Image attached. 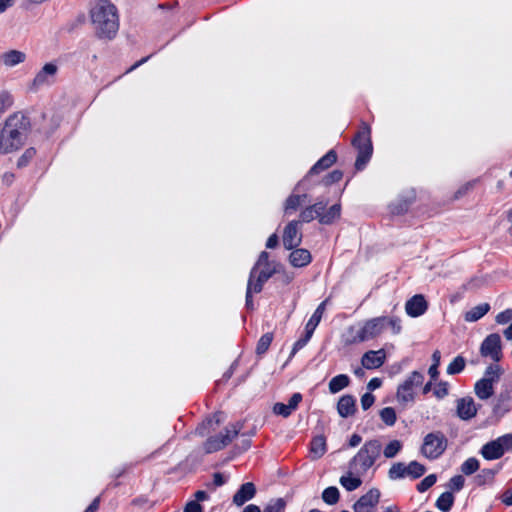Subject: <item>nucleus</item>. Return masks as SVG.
I'll return each mask as SVG.
<instances>
[{
    "instance_id": "obj_1",
    "label": "nucleus",
    "mask_w": 512,
    "mask_h": 512,
    "mask_svg": "<svg viewBox=\"0 0 512 512\" xmlns=\"http://www.w3.org/2000/svg\"><path fill=\"white\" fill-rule=\"evenodd\" d=\"M390 328L393 334L401 332V320L397 317L380 316L368 319L358 325L349 326L342 334L345 345H353L374 339Z\"/></svg>"
},
{
    "instance_id": "obj_2",
    "label": "nucleus",
    "mask_w": 512,
    "mask_h": 512,
    "mask_svg": "<svg viewBox=\"0 0 512 512\" xmlns=\"http://www.w3.org/2000/svg\"><path fill=\"white\" fill-rule=\"evenodd\" d=\"M30 128V120L23 113L17 112L10 115L0 130V154H9L21 149Z\"/></svg>"
},
{
    "instance_id": "obj_3",
    "label": "nucleus",
    "mask_w": 512,
    "mask_h": 512,
    "mask_svg": "<svg viewBox=\"0 0 512 512\" xmlns=\"http://www.w3.org/2000/svg\"><path fill=\"white\" fill-rule=\"evenodd\" d=\"M89 17L95 34L102 39H112L119 29L117 7L110 0H96L89 10Z\"/></svg>"
},
{
    "instance_id": "obj_4",
    "label": "nucleus",
    "mask_w": 512,
    "mask_h": 512,
    "mask_svg": "<svg viewBox=\"0 0 512 512\" xmlns=\"http://www.w3.org/2000/svg\"><path fill=\"white\" fill-rule=\"evenodd\" d=\"M381 449V443L376 439L365 442L350 462L351 471L358 475L366 473L380 456Z\"/></svg>"
},
{
    "instance_id": "obj_5",
    "label": "nucleus",
    "mask_w": 512,
    "mask_h": 512,
    "mask_svg": "<svg viewBox=\"0 0 512 512\" xmlns=\"http://www.w3.org/2000/svg\"><path fill=\"white\" fill-rule=\"evenodd\" d=\"M353 145L358 150L355 167L357 170H362L370 160L373 152L371 142V128L368 124H362L361 129L353 139Z\"/></svg>"
},
{
    "instance_id": "obj_6",
    "label": "nucleus",
    "mask_w": 512,
    "mask_h": 512,
    "mask_svg": "<svg viewBox=\"0 0 512 512\" xmlns=\"http://www.w3.org/2000/svg\"><path fill=\"white\" fill-rule=\"evenodd\" d=\"M275 273V268H262L261 270L252 269L250 272L247 291L246 306L253 308L252 295L262 291L264 283Z\"/></svg>"
},
{
    "instance_id": "obj_7",
    "label": "nucleus",
    "mask_w": 512,
    "mask_h": 512,
    "mask_svg": "<svg viewBox=\"0 0 512 512\" xmlns=\"http://www.w3.org/2000/svg\"><path fill=\"white\" fill-rule=\"evenodd\" d=\"M447 447V439L441 432H432L424 437L421 453L428 459L439 458Z\"/></svg>"
},
{
    "instance_id": "obj_8",
    "label": "nucleus",
    "mask_w": 512,
    "mask_h": 512,
    "mask_svg": "<svg viewBox=\"0 0 512 512\" xmlns=\"http://www.w3.org/2000/svg\"><path fill=\"white\" fill-rule=\"evenodd\" d=\"M510 450H512V434H506L483 445L480 453L486 460H496Z\"/></svg>"
},
{
    "instance_id": "obj_9",
    "label": "nucleus",
    "mask_w": 512,
    "mask_h": 512,
    "mask_svg": "<svg viewBox=\"0 0 512 512\" xmlns=\"http://www.w3.org/2000/svg\"><path fill=\"white\" fill-rule=\"evenodd\" d=\"M424 375L418 371H413L406 380L399 385L396 393L397 401L400 404L413 402L415 398L414 388L422 385Z\"/></svg>"
},
{
    "instance_id": "obj_10",
    "label": "nucleus",
    "mask_w": 512,
    "mask_h": 512,
    "mask_svg": "<svg viewBox=\"0 0 512 512\" xmlns=\"http://www.w3.org/2000/svg\"><path fill=\"white\" fill-rule=\"evenodd\" d=\"M480 354L483 357H489L493 361L498 362L502 358L501 337L497 333L488 335L480 346Z\"/></svg>"
},
{
    "instance_id": "obj_11",
    "label": "nucleus",
    "mask_w": 512,
    "mask_h": 512,
    "mask_svg": "<svg viewBox=\"0 0 512 512\" xmlns=\"http://www.w3.org/2000/svg\"><path fill=\"white\" fill-rule=\"evenodd\" d=\"M380 496L379 489L371 488L353 504L354 512H374L379 503Z\"/></svg>"
},
{
    "instance_id": "obj_12",
    "label": "nucleus",
    "mask_w": 512,
    "mask_h": 512,
    "mask_svg": "<svg viewBox=\"0 0 512 512\" xmlns=\"http://www.w3.org/2000/svg\"><path fill=\"white\" fill-rule=\"evenodd\" d=\"M239 428L237 425H232L230 428H226L225 434L219 437L209 438L205 443V451L207 453H213L221 450L227 446L234 437L237 436Z\"/></svg>"
},
{
    "instance_id": "obj_13",
    "label": "nucleus",
    "mask_w": 512,
    "mask_h": 512,
    "mask_svg": "<svg viewBox=\"0 0 512 512\" xmlns=\"http://www.w3.org/2000/svg\"><path fill=\"white\" fill-rule=\"evenodd\" d=\"M58 67L54 63H46L35 75L32 81V87L37 90L43 86L53 84Z\"/></svg>"
},
{
    "instance_id": "obj_14",
    "label": "nucleus",
    "mask_w": 512,
    "mask_h": 512,
    "mask_svg": "<svg viewBox=\"0 0 512 512\" xmlns=\"http://www.w3.org/2000/svg\"><path fill=\"white\" fill-rule=\"evenodd\" d=\"M302 240V234L299 230V222L291 221L287 224L283 233V244L286 249L290 250L297 247Z\"/></svg>"
},
{
    "instance_id": "obj_15",
    "label": "nucleus",
    "mask_w": 512,
    "mask_h": 512,
    "mask_svg": "<svg viewBox=\"0 0 512 512\" xmlns=\"http://www.w3.org/2000/svg\"><path fill=\"white\" fill-rule=\"evenodd\" d=\"M457 416L462 420H470L476 416L478 407L473 398L463 397L457 400Z\"/></svg>"
},
{
    "instance_id": "obj_16",
    "label": "nucleus",
    "mask_w": 512,
    "mask_h": 512,
    "mask_svg": "<svg viewBox=\"0 0 512 512\" xmlns=\"http://www.w3.org/2000/svg\"><path fill=\"white\" fill-rule=\"evenodd\" d=\"M301 401V393H294L289 399L288 404H284L281 402L275 403L272 408V411L275 415L287 418L298 408Z\"/></svg>"
},
{
    "instance_id": "obj_17",
    "label": "nucleus",
    "mask_w": 512,
    "mask_h": 512,
    "mask_svg": "<svg viewBox=\"0 0 512 512\" xmlns=\"http://www.w3.org/2000/svg\"><path fill=\"white\" fill-rule=\"evenodd\" d=\"M386 359V352L384 349L377 351L370 350L364 353L361 359L362 366L366 369H377L381 367Z\"/></svg>"
},
{
    "instance_id": "obj_18",
    "label": "nucleus",
    "mask_w": 512,
    "mask_h": 512,
    "mask_svg": "<svg viewBox=\"0 0 512 512\" xmlns=\"http://www.w3.org/2000/svg\"><path fill=\"white\" fill-rule=\"evenodd\" d=\"M427 302L423 295H415L405 304L406 313L411 317H419L427 310Z\"/></svg>"
},
{
    "instance_id": "obj_19",
    "label": "nucleus",
    "mask_w": 512,
    "mask_h": 512,
    "mask_svg": "<svg viewBox=\"0 0 512 512\" xmlns=\"http://www.w3.org/2000/svg\"><path fill=\"white\" fill-rule=\"evenodd\" d=\"M255 493L256 488L253 483H244L233 496V503L237 506H242L244 503L251 500L255 496Z\"/></svg>"
},
{
    "instance_id": "obj_20",
    "label": "nucleus",
    "mask_w": 512,
    "mask_h": 512,
    "mask_svg": "<svg viewBox=\"0 0 512 512\" xmlns=\"http://www.w3.org/2000/svg\"><path fill=\"white\" fill-rule=\"evenodd\" d=\"M337 411L343 418L352 416L356 411V400L351 395L342 396L337 403Z\"/></svg>"
},
{
    "instance_id": "obj_21",
    "label": "nucleus",
    "mask_w": 512,
    "mask_h": 512,
    "mask_svg": "<svg viewBox=\"0 0 512 512\" xmlns=\"http://www.w3.org/2000/svg\"><path fill=\"white\" fill-rule=\"evenodd\" d=\"M26 60V54L20 50H9L1 54L0 61L5 67H14Z\"/></svg>"
},
{
    "instance_id": "obj_22",
    "label": "nucleus",
    "mask_w": 512,
    "mask_h": 512,
    "mask_svg": "<svg viewBox=\"0 0 512 512\" xmlns=\"http://www.w3.org/2000/svg\"><path fill=\"white\" fill-rule=\"evenodd\" d=\"M327 450L326 438L323 435L315 436L310 443V457L312 460L320 459Z\"/></svg>"
},
{
    "instance_id": "obj_23",
    "label": "nucleus",
    "mask_w": 512,
    "mask_h": 512,
    "mask_svg": "<svg viewBox=\"0 0 512 512\" xmlns=\"http://www.w3.org/2000/svg\"><path fill=\"white\" fill-rule=\"evenodd\" d=\"M311 254L307 249H295L290 253L289 261L294 267H304L311 262Z\"/></svg>"
},
{
    "instance_id": "obj_24",
    "label": "nucleus",
    "mask_w": 512,
    "mask_h": 512,
    "mask_svg": "<svg viewBox=\"0 0 512 512\" xmlns=\"http://www.w3.org/2000/svg\"><path fill=\"white\" fill-rule=\"evenodd\" d=\"M337 160V155L333 150L328 151L321 159H319L310 169L309 174H317L331 165Z\"/></svg>"
},
{
    "instance_id": "obj_25",
    "label": "nucleus",
    "mask_w": 512,
    "mask_h": 512,
    "mask_svg": "<svg viewBox=\"0 0 512 512\" xmlns=\"http://www.w3.org/2000/svg\"><path fill=\"white\" fill-rule=\"evenodd\" d=\"M474 391L478 398L486 400L493 395L494 385L487 379H480L475 383Z\"/></svg>"
},
{
    "instance_id": "obj_26",
    "label": "nucleus",
    "mask_w": 512,
    "mask_h": 512,
    "mask_svg": "<svg viewBox=\"0 0 512 512\" xmlns=\"http://www.w3.org/2000/svg\"><path fill=\"white\" fill-rule=\"evenodd\" d=\"M489 310L490 305L488 303H481L468 310L464 315V319L466 322H476L486 315Z\"/></svg>"
},
{
    "instance_id": "obj_27",
    "label": "nucleus",
    "mask_w": 512,
    "mask_h": 512,
    "mask_svg": "<svg viewBox=\"0 0 512 512\" xmlns=\"http://www.w3.org/2000/svg\"><path fill=\"white\" fill-rule=\"evenodd\" d=\"M325 204L322 202L315 203L307 208H305L301 214V220L303 222H311L312 220L318 218L320 220L321 212L324 210Z\"/></svg>"
},
{
    "instance_id": "obj_28",
    "label": "nucleus",
    "mask_w": 512,
    "mask_h": 512,
    "mask_svg": "<svg viewBox=\"0 0 512 512\" xmlns=\"http://www.w3.org/2000/svg\"><path fill=\"white\" fill-rule=\"evenodd\" d=\"M350 383V379L346 374H339L333 377L329 382V391L336 394L346 388Z\"/></svg>"
},
{
    "instance_id": "obj_29",
    "label": "nucleus",
    "mask_w": 512,
    "mask_h": 512,
    "mask_svg": "<svg viewBox=\"0 0 512 512\" xmlns=\"http://www.w3.org/2000/svg\"><path fill=\"white\" fill-rule=\"evenodd\" d=\"M340 484L347 490V491H354L360 485L362 484V480L359 476H353L351 472H349L347 475H343L340 478Z\"/></svg>"
},
{
    "instance_id": "obj_30",
    "label": "nucleus",
    "mask_w": 512,
    "mask_h": 512,
    "mask_svg": "<svg viewBox=\"0 0 512 512\" xmlns=\"http://www.w3.org/2000/svg\"><path fill=\"white\" fill-rule=\"evenodd\" d=\"M341 207L339 204H335L329 208L326 213L321 212L320 223L331 224L340 217Z\"/></svg>"
},
{
    "instance_id": "obj_31",
    "label": "nucleus",
    "mask_w": 512,
    "mask_h": 512,
    "mask_svg": "<svg viewBox=\"0 0 512 512\" xmlns=\"http://www.w3.org/2000/svg\"><path fill=\"white\" fill-rule=\"evenodd\" d=\"M453 503V494L451 492H444L438 497L436 501V507L442 512H448L450 511Z\"/></svg>"
},
{
    "instance_id": "obj_32",
    "label": "nucleus",
    "mask_w": 512,
    "mask_h": 512,
    "mask_svg": "<svg viewBox=\"0 0 512 512\" xmlns=\"http://www.w3.org/2000/svg\"><path fill=\"white\" fill-rule=\"evenodd\" d=\"M502 369L498 364H490L481 379H487L493 385L499 380L502 375Z\"/></svg>"
},
{
    "instance_id": "obj_33",
    "label": "nucleus",
    "mask_w": 512,
    "mask_h": 512,
    "mask_svg": "<svg viewBox=\"0 0 512 512\" xmlns=\"http://www.w3.org/2000/svg\"><path fill=\"white\" fill-rule=\"evenodd\" d=\"M388 476L391 480H396V479L406 477L407 476L406 465L401 462L394 463L389 469Z\"/></svg>"
},
{
    "instance_id": "obj_34",
    "label": "nucleus",
    "mask_w": 512,
    "mask_h": 512,
    "mask_svg": "<svg viewBox=\"0 0 512 512\" xmlns=\"http://www.w3.org/2000/svg\"><path fill=\"white\" fill-rule=\"evenodd\" d=\"M328 303V299L324 300L323 302H321L318 307L316 308L315 312L313 313V315L310 317V319L308 320L307 324H309L311 327H317L318 324L320 323L321 319H322V316L325 312V309H326V305Z\"/></svg>"
},
{
    "instance_id": "obj_35",
    "label": "nucleus",
    "mask_w": 512,
    "mask_h": 512,
    "mask_svg": "<svg viewBox=\"0 0 512 512\" xmlns=\"http://www.w3.org/2000/svg\"><path fill=\"white\" fill-rule=\"evenodd\" d=\"M425 467L417 461H412L406 465L407 476L416 479L425 473Z\"/></svg>"
},
{
    "instance_id": "obj_36",
    "label": "nucleus",
    "mask_w": 512,
    "mask_h": 512,
    "mask_svg": "<svg viewBox=\"0 0 512 512\" xmlns=\"http://www.w3.org/2000/svg\"><path fill=\"white\" fill-rule=\"evenodd\" d=\"M466 361L462 356H457L447 366V374L454 375L462 372L465 368Z\"/></svg>"
},
{
    "instance_id": "obj_37",
    "label": "nucleus",
    "mask_w": 512,
    "mask_h": 512,
    "mask_svg": "<svg viewBox=\"0 0 512 512\" xmlns=\"http://www.w3.org/2000/svg\"><path fill=\"white\" fill-rule=\"evenodd\" d=\"M379 416L387 426H393L397 420L396 412L392 407H385L380 410Z\"/></svg>"
},
{
    "instance_id": "obj_38",
    "label": "nucleus",
    "mask_w": 512,
    "mask_h": 512,
    "mask_svg": "<svg viewBox=\"0 0 512 512\" xmlns=\"http://www.w3.org/2000/svg\"><path fill=\"white\" fill-rule=\"evenodd\" d=\"M322 499L329 505L336 504L339 500V490L334 486L326 488L322 493Z\"/></svg>"
},
{
    "instance_id": "obj_39",
    "label": "nucleus",
    "mask_w": 512,
    "mask_h": 512,
    "mask_svg": "<svg viewBox=\"0 0 512 512\" xmlns=\"http://www.w3.org/2000/svg\"><path fill=\"white\" fill-rule=\"evenodd\" d=\"M273 340V334L272 333H266L261 336L259 339L257 346H256V353L258 355H263L267 352L269 349V346L271 345Z\"/></svg>"
},
{
    "instance_id": "obj_40",
    "label": "nucleus",
    "mask_w": 512,
    "mask_h": 512,
    "mask_svg": "<svg viewBox=\"0 0 512 512\" xmlns=\"http://www.w3.org/2000/svg\"><path fill=\"white\" fill-rule=\"evenodd\" d=\"M286 502L282 498L272 499L264 507L263 512H284Z\"/></svg>"
},
{
    "instance_id": "obj_41",
    "label": "nucleus",
    "mask_w": 512,
    "mask_h": 512,
    "mask_svg": "<svg viewBox=\"0 0 512 512\" xmlns=\"http://www.w3.org/2000/svg\"><path fill=\"white\" fill-rule=\"evenodd\" d=\"M402 449V444L399 440H392L384 448V456L386 458H393Z\"/></svg>"
},
{
    "instance_id": "obj_42",
    "label": "nucleus",
    "mask_w": 512,
    "mask_h": 512,
    "mask_svg": "<svg viewBox=\"0 0 512 512\" xmlns=\"http://www.w3.org/2000/svg\"><path fill=\"white\" fill-rule=\"evenodd\" d=\"M479 469V461L474 458H468L462 465L461 471L465 475H471Z\"/></svg>"
},
{
    "instance_id": "obj_43",
    "label": "nucleus",
    "mask_w": 512,
    "mask_h": 512,
    "mask_svg": "<svg viewBox=\"0 0 512 512\" xmlns=\"http://www.w3.org/2000/svg\"><path fill=\"white\" fill-rule=\"evenodd\" d=\"M306 198V195H291L285 202V211H295L302 203V200Z\"/></svg>"
},
{
    "instance_id": "obj_44",
    "label": "nucleus",
    "mask_w": 512,
    "mask_h": 512,
    "mask_svg": "<svg viewBox=\"0 0 512 512\" xmlns=\"http://www.w3.org/2000/svg\"><path fill=\"white\" fill-rule=\"evenodd\" d=\"M224 420V414L222 412H217L213 415L212 418L207 419L205 422H203L202 426L197 429L198 433L200 435H204L203 429L206 426H212L214 423L216 425L220 424Z\"/></svg>"
},
{
    "instance_id": "obj_45",
    "label": "nucleus",
    "mask_w": 512,
    "mask_h": 512,
    "mask_svg": "<svg viewBox=\"0 0 512 512\" xmlns=\"http://www.w3.org/2000/svg\"><path fill=\"white\" fill-rule=\"evenodd\" d=\"M13 105V97L10 93L3 91L0 92V115L8 110Z\"/></svg>"
},
{
    "instance_id": "obj_46",
    "label": "nucleus",
    "mask_w": 512,
    "mask_h": 512,
    "mask_svg": "<svg viewBox=\"0 0 512 512\" xmlns=\"http://www.w3.org/2000/svg\"><path fill=\"white\" fill-rule=\"evenodd\" d=\"M262 268H275L273 263L269 262V254L265 251L261 252L256 264L252 269L261 270Z\"/></svg>"
},
{
    "instance_id": "obj_47",
    "label": "nucleus",
    "mask_w": 512,
    "mask_h": 512,
    "mask_svg": "<svg viewBox=\"0 0 512 512\" xmlns=\"http://www.w3.org/2000/svg\"><path fill=\"white\" fill-rule=\"evenodd\" d=\"M449 393V387L447 382H439L433 388V394L437 399L445 398Z\"/></svg>"
},
{
    "instance_id": "obj_48",
    "label": "nucleus",
    "mask_w": 512,
    "mask_h": 512,
    "mask_svg": "<svg viewBox=\"0 0 512 512\" xmlns=\"http://www.w3.org/2000/svg\"><path fill=\"white\" fill-rule=\"evenodd\" d=\"M437 478H436V475L434 474H430L428 476H426L418 485H417V490L419 492H425L426 490H428L430 487H432L435 482H436Z\"/></svg>"
},
{
    "instance_id": "obj_49",
    "label": "nucleus",
    "mask_w": 512,
    "mask_h": 512,
    "mask_svg": "<svg viewBox=\"0 0 512 512\" xmlns=\"http://www.w3.org/2000/svg\"><path fill=\"white\" fill-rule=\"evenodd\" d=\"M34 148H28L24 151V153L19 157L17 161V166L19 168L24 167L28 164V162L35 156Z\"/></svg>"
},
{
    "instance_id": "obj_50",
    "label": "nucleus",
    "mask_w": 512,
    "mask_h": 512,
    "mask_svg": "<svg viewBox=\"0 0 512 512\" xmlns=\"http://www.w3.org/2000/svg\"><path fill=\"white\" fill-rule=\"evenodd\" d=\"M498 324H506L512 320V309H506L496 315L495 318Z\"/></svg>"
},
{
    "instance_id": "obj_51",
    "label": "nucleus",
    "mask_w": 512,
    "mask_h": 512,
    "mask_svg": "<svg viewBox=\"0 0 512 512\" xmlns=\"http://www.w3.org/2000/svg\"><path fill=\"white\" fill-rule=\"evenodd\" d=\"M464 482H465V480H464L463 476L456 475L450 479L449 487L455 491H459L463 488Z\"/></svg>"
},
{
    "instance_id": "obj_52",
    "label": "nucleus",
    "mask_w": 512,
    "mask_h": 512,
    "mask_svg": "<svg viewBox=\"0 0 512 512\" xmlns=\"http://www.w3.org/2000/svg\"><path fill=\"white\" fill-rule=\"evenodd\" d=\"M374 401H375L374 395H372L371 393H365L361 397V406H362L363 410L369 409L374 404Z\"/></svg>"
},
{
    "instance_id": "obj_53",
    "label": "nucleus",
    "mask_w": 512,
    "mask_h": 512,
    "mask_svg": "<svg viewBox=\"0 0 512 512\" xmlns=\"http://www.w3.org/2000/svg\"><path fill=\"white\" fill-rule=\"evenodd\" d=\"M184 512H202V507L197 501H190L186 504Z\"/></svg>"
},
{
    "instance_id": "obj_54",
    "label": "nucleus",
    "mask_w": 512,
    "mask_h": 512,
    "mask_svg": "<svg viewBox=\"0 0 512 512\" xmlns=\"http://www.w3.org/2000/svg\"><path fill=\"white\" fill-rule=\"evenodd\" d=\"M342 178V173L340 171H333L326 177V184L334 183L339 181Z\"/></svg>"
},
{
    "instance_id": "obj_55",
    "label": "nucleus",
    "mask_w": 512,
    "mask_h": 512,
    "mask_svg": "<svg viewBox=\"0 0 512 512\" xmlns=\"http://www.w3.org/2000/svg\"><path fill=\"white\" fill-rule=\"evenodd\" d=\"M16 0H0V13H4L9 8L14 6Z\"/></svg>"
},
{
    "instance_id": "obj_56",
    "label": "nucleus",
    "mask_w": 512,
    "mask_h": 512,
    "mask_svg": "<svg viewBox=\"0 0 512 512\" xmlns=\"http://www.w3.org/2000/svg\"><path fill=\"white\" fill-rule=\"evenodd\" d=\"M381 384H382L381 379H379V378H372V379L368 382V384H367V388H368L369 390L373 391V390L378 389V388L381 386Z\"/></svg>"
},
{
    "instance_id": "obj_57",
    "label": "nucleus",
    "mask_w": 512,
    "mask_h": 512,
    "mask_svg": "<svg viewBox=\"0 0 512 512\" xmlns=\"http://www.w3.org/2000/svg\"><path fill=\"white\" fill-rule=\"evenodd\" d=\"M308 343V340L305 339L304 337L297 340L295 343H294V346H293V349H292V353H296L298 350L302 349L306 344Z\"/></svg>"
},
{
    "instance_id": "obj_58",
    "label": "nucleus",
    "mask_w": 512,
    "mask_h": 512,
    "mask_svg": "<svg viewBox=\"0 0 512 512\" xmlns=\"http://www.w3.org/2000/svg\"><path fill=\"white\" fill-rule=\"evenodd\" d=\"M278 244V237L276 234H272L266 242V247L269 249L275 248Z\"/></svg>"
},
{
    "instance_id": "obj_59",
    "label": "nucleus",
    "mask_w": 512,
    "mask_h": 512,
    "mask_svg": "<svg viewBox=\"0 0 512 512\" xmlns=\"http://www.w3.org/2000/svg\"><path fill=\"white\" fill-rule=\"evenodd\" d=\"M362 441V437L358 434H353L349 439V446L350 447H356L358 446Z\"/></svg>"
},
{
    "instance_id": "obj_60",
    "label": "nucleus",
    "mask_w": 512,
    "mask_h": 512,
    "mask_svg": "<svg viewBox=\"0 0 512 512\" xmlns=\"http://www.w3.org/2000/svg\"><path fill=\"white\" fill-rule=\"evenodd\" d=\"M502 502L508 506L512 505V490H508L502 495Z\"/></svg>"
},
{
    "instance_id": "obj_61",
    "label": "nucleus",
    "mask_w": 512,
    "mask_h": 512,
    "mask_svg": "<svg viewBox=\"0 0 512 512\" xmlns=\"http://www.w3.org/2000/svg\"><path fill=\"white\" fill-rule=\"evenodd\" d=\"M213 482L215 486H221L225 483V479L222 474L215 473L213 476Z\"/></svg>"
},
{
    "instance_id": "obj_62",
    "label": "nucleus",
    "mask_w": 512,
    "mask_h": 512,
    "mask_svg": "<svg viewBox=\"0 0 512 512\" xmlns=\"http://www.w3.org/2000/svg\"><path fill=\"white\" fill-rule=\"evenodd\" d=\"M99 507V498L93 500L84 512H96Z\"/></svg>"
},
{
    "instance_id": "obj_63",
    "label": "nucleus",
    "mask_w": 512,
    "mask_h": 512,
    "mask_svg": "<svg viewBox=\"0 0 512 512\" xmlns=\"http://www.w3.org/2000/svg\"><path fill=\"white\" fill-rule=\"evenodd\" d=\"M503 335L507 340L512 341V323L503 331Z\"/></svg>"
},
{
    "instance_id": "obj_64",
    "label": "nucleus",
    "mask_w": 512,
    "mask_h": 512,
    "mask_svg": "<svg viewBox=\"0 0 512 512\" xmlns=\"http://www.w3.org/2000/svg\"><path fill=\"white\" fill-rule=\"evenodd\" d=\"M243 512H261V510L257 505L250 504L244 508Z\"/></svg>"
}]
</instances>
